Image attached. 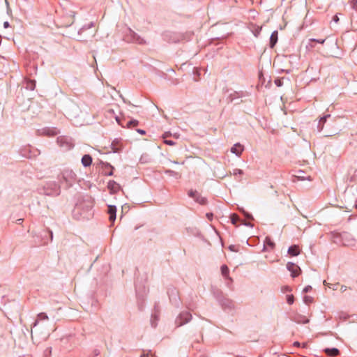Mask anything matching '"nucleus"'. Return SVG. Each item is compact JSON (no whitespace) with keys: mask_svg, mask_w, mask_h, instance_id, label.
<instances>
[{"mask_svg":"<svg viewBox=\"0 0 357 357\" xmlns=\"http://www.w3.org/2000/svg\"><path fill=\"white\" fill-rule=\"evenodd\" d=\"M287 268L291 272L294 277L297 276L299 274L300 268L297 265L293 263H288L287 264Z\"/></svg>","mask_w":357,"mask_h":357,"instance_id":"1","label":"nucleus"},{"mask_svg":"<svg viewBox=\"0 0 357 357\" xmlns=\"http://www.w3.org/2000/svg\"><path fill=\"white\" fill-rule=\"evenodd\" d=\"M243 149H244L243 146L237 143L231 147V152L236 154V155L239 156L243 151Z\"/></svg>","mask_w":357,"mask_h":357,"instance_id":"2","label":"nucleus"},{"mask_svg":"<svg viewBox=\"0 0 357 357\" xmlns=\"http://www.w3.org/2000/svg\"><path fill=\"white\" fill-rule=\"evenodd\" d=\"M116 208L114 206H108V213L109 215V221L114 222L116 219Z\"/></svg>","mask_w":357,"mask_h":357,"instance_id":"3","label":"nucleus"},{"mask_svg":"<svg viewBox=\"0 0 357 357\" xmlns=\"http://www.w3.org/2000/svg\"><path fill=\"white\" fill-rule=\"evenodd\" d=\"M105 114H106L107 117H109V118H112L114 116V119H116V121L119 123V119L117 116L115 115V112H114V110L113 108L108 107L105 110Z\"/></svg>","mask_w":357,"mask_h":357,"instance_id":"4","label":"nucleus"},{"mask_svg":"<svg viewBox=\"0 0 357 357\" xmlns=\"http://www.w3.org/2000/svg\"><path fill=\"white\" fill-rule=\"evenodd\" d=\"M82 163L84 167H89L92 163V158L89 155H84L82 158Z\"/></svg>","mask_w":357,"mask_h":357,"instance_id":"5","label":"nucleus"},{"mask_svg":"<svg viewBox=\"0 0 357 357\" xmlns=\"http://www.w3.org/2000/svg\"><path fill=\"white\" fill-rule=\"evenodd\" d=\"M288 252L291 256H297L300 253V250L298 246L293 245L289 248Z\"/></svg>","mask_w":357,"mask_h":357,"instance_id":"6","label":"nucleus"},{"mask_svg":"<svg viewBox=\"0 0 357 357\" xmlns=\"http://www.w3.org/2000/svg\"><path fill=\"white\" fill-rule=\"evenodd\" d=\"M324 352L331 356H336L339 354V350L335 348L333 349H324Z\"/></svg>","mask_w":357,"mask_h":357,"instance_id":"7","label":"nucleus"},{"mask_svg":"<svg viewBox=\"0 0 357 357\" xmlns=\"http://www.w3.org/2000/svg\"><path fill=\"white\" fill-rule=\"evenodd\" d=\"M277 40H278V31H274L271 36V38H270V43H271V47H273L275 43H277Z\"/></svg>","mask_w":357,"mask_h":357,"instance_id":"8","label":"nucleus"},{"mask_svg":"<svg viewBox=\"0 0 357 357\" xmlns=\"http://www.w3.org/2000/svg\"><path fill=\"white\" fill-rule=\"evenodd\" d=\"M45 134L49 136H54L56 135L59 132V131L56 128H48L47 130H45Z\"/></svg>","mask_w":357,"mask_h":357,"instance_id":"9","label":"nucleus"},{"mask_svg":"<svg viewBox=\"0 0 357 357\" xmlns=\"http://www.w3.org/2000/svg\"><path fill=\"white\" fill-rule=\"evenodd\" d=\"M239 220V217L236 214H232L231 215V221L233 225H237Z\"/></svg>","mask_w":357,"mask_h":357,"instance_id":"10","label":"nucleus"},{"mask_svg":"<svg viewBox=\"0 0 357 357\" xmlns=\"http://www.w3.org/2000/svg\"><path fill=\"white\" fill-rule=\"evenodd\" d=\"M221 273L225 277H228L229 268L226 265H222L221 266Z\"/></svg>","mask_w":357,"mask_h":357,"instance_id":"11","label":"nucleus"},{"mask_svg":"<svg viewBox=\"0 0 357 357\" xmlns=\"http://www.w3.org/2000/svg\"><path fill=\"white\" fill-rule=\"evenodd\" d=\"M195 200L201 204H204L206 203V199L204 197L199 196V195L195 199Z\"/></svg>","mask_w":357,"mask_h":357,"instance_id":"12","label":"nucleus"},{"mask_svg":"<svg viewBox=\"0 0 357 357\" xmlns=\"http://www.w3.org/2000/svg\"><path fill=\"white\" fill-rule=\"evenodd\" d=\"M165 173L168 174L170 176L181 177V174L178 173V172H176L174 171H172V170H169V169L165 170Z\"/></svg>","mask_w":357,"mask_h":357,"instance_id":"13","label":"nucleus"},{"mask_svg":"<svg viewBox=\"0 0 357 357\" xmlns=\"http://www.w3.org/2000/svg\"><path fill=\"white\" fill-rule=\"evenodd\" d=\"M198 195L199 194L197 193V191L190 190L188 192V195L190 197H192L193 199H195L197 197Z\"/></svg>","mask_w":357,"mask_h":357,"instance_id":"14","label":"nucleus"},{"mask_svg":"<svg viewBox=\"0 0 357 357\" xmlns=\"http://www.w3.org/2000/svg\"><path fill=\"white\" fill-rule=\"evenodd\" d=\"M266 243L267 245L271 247V249H273L275 246L274 243L272 242L269 238H266Z\"/></svg>","mask_w":357,"mask_h":357,"instance_id":"15","label":"nucleus"},{"mask_svg":"<svg viewBox=\"0 0 357 357\" xmlns=\"http://www.w3.org/2000/svg\"><path fill=\"white\" fill-rule=\"evenodd\" d=\"M287 303L289 305H291L294 303V296L293 295H288L287 296Z\"/></svg>","mask_w":357,"mask_h":357,"instance_id":"16","label":"nucleus"},{"mask_svg":"<svg viewBox=\"0 0 357 357\" xmlns=\"http://www.w3.org/2000/svg\"><path fill=\"white\" fill-rule=\"evenodd\" d=\"M38 319L40 320H45L47 319L48 317L45 313H40L38 314Z\"/></svg>","mask_w":357,"mask_h":357,"instance_id":"17","label":"nucleus"},{"mask_svg":"<svg viewBox=\"0 0 357 357\" xmlns=\"http://www.w3.org/2000/svg\"><path fill=\"white\" fill-rule=\"evenodd\" d=\"M164 142L166 144H168V145H170V146H172V145H174L175 144V142L172 141V140H167L165 139L164 141Z\"/></svg>","mask_w":357,"mask_h":357,"instance_id":"18","label":"nucleus"},{"mask_svg":"<svg viewBox=\"0 0 357 357\" xmlns=\"http://www.w3.org/2000/svg\"><path fill=\"white\" fill-rule=\"evenodd\" d=\"M129 125H132L133 126H136L138 124L137 121H131L129 123Z\"/></svg>","mask_w":357,"mask_h":357,"instance_id":"19","label":"nucleus"},{"mask_svg":"<svg viewBox=\"0 0 357 357\" xmlns=\"http://www.w3.org/2000/svg\"><path fill=\"white\" fill-rule=\"evenodd\" d=\"M312 41H316L317 43H319L321 44H323L325 42V39L321 40H315V39H311Z\"/></svg>","mask_w":357,"mask_h":357,"instance_id":"20","label":"nucleus"},{"mask_svg":"<svg viewBox=\"0 0 357 357\" xmlns=\"http://www.w3.org/2000/svg\"><path fill=\"white\" fill-rule=\"evenodd\" d=\"M333 20L335 22V23H337L339 22V17L337 15H334L333 18Z\"/></svg>","mask_w":357,"mask_h":357,"instance_id":"21","label":"nucleus"},{"mask_svg":"<svg viewBox=\"0 0 357 357\" xmlns=\"http://www.w3.org/2000/svg\"><path fill=\"white\" fill-rule=\"evenodd\" d=\"M311 289H312V287H311L310 286H307V287H306L304 289V291L307 292V291H309Z\"/></svg>","mask_w":357,"mask_h":357,"instance_id":"22","label":"nucleus"},{"mask_svg":"<svg viewBox=\"0 0 357 357\" xmlns=\"http://www.w3.org/2000/svg\"><path fill=\"white\" fill-rule=\"evenodd\" d=\"M229 249L231 250V251H234V252H236L237 250H235V246L234 245H230L229 246Z\"/></svg>","mask_w":357,"mask_h":357,"instance_id":"23","label":"nucleus"},{"mask_svg":"<svg viewBox=\"0 0 357 357\" xmlns=\"http://www.w3.org/2000/svg\"><path fill=\"white\" fill-rule=\"evenodd\" d=\"M114 183H109V184H108V187L109 188H112V189H114Z\"/></svg>","mask_w":357,"mask_h":357,"instance_id":"24","label":"nucleus"},{"mask_svg":"<svg viewBox=\"0 0 357 357\" xmlns=\"http://www.w3.org/2000/svg\"><path fill=\"white\" fill-rule=\"evenodd\" d=\"M3 25H4V27H5V28H7V27H8V26H9V24H8V22H4V24H3Z\"/></svg>","mask_w":357,"mask_h":357,"instance_id":"25","label":"nucleus"},{"mask_svg":"<svg viewBox=\"0 0 357 357\" xmlns=\"http://www.w3.org/2000/svg\"><path fill=\"white\" fill-rule=\"evenodd\" d=\"M310 298H309L308 296L305 297V302H306V303H307V302H308V301H310Z\"/></svg>","mask_w":357,"mask_h":357,"instance_id":"26","label":"nucleus"},{"mask_svg":"<svg viewBox=\"0 0 357 357\" xmlns=\"http://www.w3.org/2000/svg\"><path fill=\"white\" fill-rule=\"evenodd\" d=\"M294 345H295V346H296V347H299L300 343H299L298 342H295L294 343Z\"/></svg>","mask_w":357,"mask_h":357,"instance_id":"27","label":"nucleus"},{"mask_svg":"<svg viewBox=\"0 0 357 357\" xmlns=\"http://www.w3.org/2000/svg\"><path fill=\"white\" fill-rule=\"evenodd\" d=\"M275 84L278 85V86H280V81H275Z\"/></svg>","mask_w":357,"mask_h":357,"instance_id":"28","label":"nucleus"},{"mask_svg":"<svg viewBox=\"0 0 357 357\" xmlns=\"http://www.w3.org/2000/svg\"><path fill=\"white\" fill-rule=\"evenodd\" d=\"M138 132L139 133H142V134H144L145 133V132L144 130H138Z\"/></svg>","mask_w":357,"mask_h":357,"instance_id":"29","label":"nucleus"},{"mask_svg":"<svg viewBox=\"0 0 357 357\" xmlns=\"http://www.w3.org/2000/svg\"><path fill=\"white\" fill-rule=\"evenodd\" d=\"M207 216L208 218H211V217L212 216V214L209 215V214H207Z\"/></svg>","mask_w":357,"mask_h":357,"instance_id":"30","label":"nucleus"},{"mask_svg":"<svg viewBox=\"0 0 357 357\" xmlns=\"http://www.w3.org/2000/svg\"><path fill=\"white\" fill-rule=\"evenodd\" d=\"M237 173L241 174V170L238 169V170L237 171Z\"/></svg>","mask_w":357,"mask_h":357,"instance_id":"31","label":"nucleus"},{"mask_svg":"<svg viewBox=\"0 0 357 357\" xmlns=\"http://www.w3.org/2000/svg\"><path fill=\"white\" fill-rule=\"evenodd\" d=\"M237 173L241 174V170L238 169V170L237 171Z\"/></svg>","mask_w":357,"mask_h":357,"instance_id":"32","label":"nucleus"},{"mask_svg":"<svg viewBox=\"0 0 357 357\" xmlns=\"http://www.w3.org/2000/svg\"><path fill=\"white\" fill-rule=\"evenodd\" d=\"M248 218H251V216L248 214H245Z\"/></svg>","mask_w":357,"mask_h":357,"instance_id":"33","label":"nucleus"},{"mask_svg":"<svg viewBox=\"0 0 357 357\" xmlns=\"http://www.w3.org/2000/svg\"><path fill=\"white\" fill-rule=\"evenodd\" d=\"M306 345H307V344H306V343H304V344H303V347H306Z\"/></svg>","mask_w":357,"mask_h":357,"instance_id":"34","label":"nucleus"},{"mask_svg":"<svg viewBox=\"0 0 357 357\" xmlns=\"http://www.w3.org/2000/svg\"><path fill=\"white\" fill-rule=\"evenodd\" d=\"M173 163L177 164V161H172Z\"/></svg>","mask_w":357,"mask_h":357,"instance_id":"35","label":"nucleus"},{"mask_svg":"<svg viewBox=\"0 0 357 357\" xmlns=\"http://www.w3.org/2000/svg\"><path fill=\"white\" fill-rule=\"evenodd\" d=\"M321 121H325V118H321Z\"/></svg>","mask_w":357,"mask_h":357,"instance_id":"36","label":"nucleus"},{"mask_svg":"<svg viewBox=\"0 0 357 357\" xmlns=\"http://www.w3.org/2000/svg\"><path fill=\"white\" fill-rule=\"evenodd\" d=\"M38 324V321H36L34 326H36Z\"/></svg>","mask_w":357,"mask_h":357,"instance_id":"37","label":"nucleus"},{"mask_svg":"<svg viewBox=\"0 0 357 357\" xmlns=\"http://www.w3.org/2000/svg\"><path fill=\"white\" fill-rule=\"evenodd\" d=\"M166 136H167V135H166V134H165V135H163V138H165V137H166Z\"/></svg>","mask_w":357,"mask_h":357,"instance_id":"38","label":"nucleus"},{"mask_svg":"<svg viewBox=\"0 0 357 357\" xmlns=\"http://www.w3.org/2000/svg\"><path fill=\"white\" fill-rule=\"evenodd\" d=\"M246 225H248V226H252L250 224H247L245 223Z\"/></svg>","mask_w":357,"mask_h":357,"instance_id":"39","label":"nucleus"}]
</instances>
